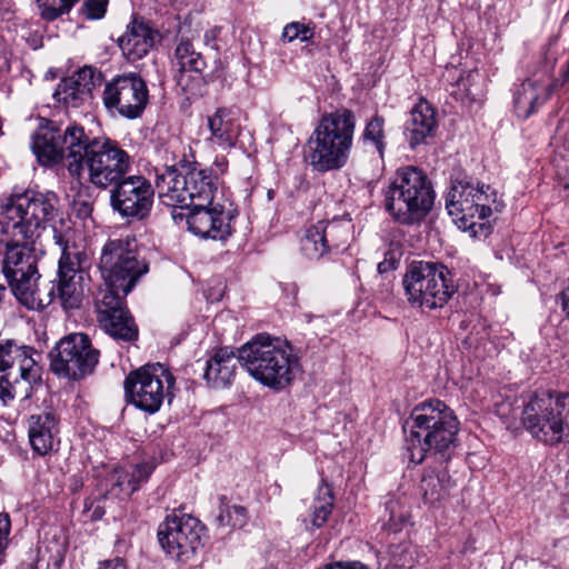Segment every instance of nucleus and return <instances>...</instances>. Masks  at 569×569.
I'll return each mask as SVG.
<instances>
[{"label":"nucleus","mask_w":569,"mask_h":569,"mask_svg":"<svg viewBox=\"0 0 569 569\" xmlns=\"http://www.w3.org/2000/svg\"><path fill=\"white\" fill-rule=\"evenodd\" d=\"M134 238L109 240L102 248L99 270L103 284L94 295V310L100 327L111 337L136 340L138 327L126 307L124 298L148 270L139 258Z\"/></svg>","instance_id":"1"},{"label":"nucleus","mask_w":569,"mask_h":569,"mask_svg":"<svg viewBox=\"0 0 569 569\" xmlns=\"http://www.w3.org/2000/svg\"><path fill=\"white\" fill-rule=\"evenodd\" d=\"M405 457L415 465L421 463L428 452L449 458L456 447L459 422L453 411L440 400L416 406L403 425L407 433Z\"/></svg>","instance_id":"2"},{"label":"nucleus","mask_w":569,"mask_h":569,"mask_svg":"<svg viewBox=\"0 0 569 569\" xmlns=\"http://www.w3.org/2000/svg\"><path fill=\"white\" fill-rule=\"evenodd\" d=\"M356 129V116L347 108L321 117L306 146V160L315 171L345 167L349 160Z\"/></svg>","instance_id":"3"},{"label":"nucleus","mask_w":569,"mask_h":569,"mask_svg":"<svg viewBox=\"0 0 569 569\" xmlns=\"http://www.w3.org/2000/svg\"><path fill=\"white\" fill-rule=\"evenodd\" d=\"M56 209L54 197L27 190L12 194L0 207V243L39 241Z\"/></svg>","instance_id":"4"},{"label":"nucleus","mask_w":569,"mask_h":569,"mask_svg":"<svg viewBox=\"0 0 569 569\" xmlns=\"http://www.w3.org/2000/svg\"><path fill=\"white\" fill-rule=\"evenodd\" d=\"M2 244L6 247L2 272L16 298L28 309L49 306L54 299V284L49 282L41 289L37 283V263L44 252L41 242Z\"/></svg>","instance_id":"5"},{"label":"nucleus","mask_w":569,"mask_h":569,"mask_svg":"<svg viewBox=\"0 0 569 569\" xmlns=\"http://www.w3.org/2000/svg\"><path fill=\"white\" fill-rule=\"evenodd\" d=\"M240 363L257 381L276 390L289 386L298 368L291 347L268 335H258L240 348Z\"/></svg>","instance_id":"6"},{"label":"nucleus","mask_w":569,"mask_h":569,"mask_svg":"<svg viewBox=\"0 0 569 569\" xmlns=\"http://www.w3.org/2000/svg\"><path fill=\"white\" fill-rule=\"evenodd\" d=\"M156 188L160 201L168 207L189 208L194 203H211L218 183L212 172L186 160L167 166L157 174Z\"/></svg>","instance_id":"7"},{"label":"nucleus","mask_w":569,"mask_h":569,"mask_svg":"<svg viewBox=\"0 0 569 569\" xmlns=\"http://www.w3.org/2000/svg\"><path fill=\"white\" fill-rule=\"evenodd\" d=\"M502 207L496 190L469 180H453L446 197V208L458 228L473 237L489 233L486 220Z\"/></svg>","instance_id":"8"},{"label":"nucleus","mask_w":569,"mask_h":569,"mask_svg":"<svg viewBox=\"0 0 569 569\" xmlns=\"http://www.w3.org/2000/svg\"><path fill=\"white\" fill-rule=\"evenodd\" d=\"M383 194L386 210L402 224L420 222L431 210L435 200L427 174L411 166L397 170Z\"/></svg>","instance_id":"9"},{"label":"nucleus","mask_w":569,"mask_h":569,"mask_svg":"<svg viewBox=\"0 0 569 569\" xmlns=\"http://www.w3.org/2000/svg\"><path fill=\"white\" fill-rule=\"evenodd\" d=\"M86 142L82 126L71 123L61 128L57 122L40 118L32 134L31 148L42 166H53L61 161L73 178H81L80 151Z\"/></svg>","instance_id":"10"},{"label":"nucleus","mask_w":569,"mask_h":569,"mask_svg":"<svg viewBox=\"0 0 569 569\" xmlns=\"http://www.w3.org/2000/svg\"><path fill=\"white\" fill-rule=\"evenodd\" d=\"M521 422L537 440L555 446L569 442V395L533 392L523 402Z\"/></svg>","instance_id":"11"},{"label":"nucleus","mask_w":569,"mask_h":569,"mask_svg":"<svg viewBox=\"0 0 569 569\" xmlns=\"http://www.w3.org/2000/svg\"><path fill=\"white\" fill-rule=\"evenodd\" d=\"M407 302L412 308H442L456 292L449 269L439 262L413 261L402 277Z\"/></svg>","instance_id":"12"},{"label":"nucleus","mask_w":569,"mask_h":569,"mask_svg":"<svg viewBox=\"0 0 569 569\" xmlns=\"http://www.w3.org/2000/svg\"><path fill=\"white\" fill-rule=\"evenodd\" d=\"M81 174L88 171V180L99 189H107L127 176L132 159L119 143L109 138L90 139L86 133V142L80 151Z\"/></svg>","instance_id":"13"},{"label":"nucleus","mask_w":569,"mask_h":569,"mask_svg":"<svg viewBox=\"0 0 569 569\" xmlns=\"http://www.w3.org/2000/svg\"><path fill=\"white\" fill-rule=\"evenodd\" d=\"M56 244L61 249L58 267V299L66 310L80 308L88 286L89 274L86 271L87 256L74 244H70V228L66 231L52 229Z\"/></svg>","instance_id":"14"},{"label":"nucleus","mask_w":569,"mask_h":569,"mask_svg":"<svg viewBox=\"0 0 569 569\" xmlns=\"http://www.w3.org/2000/svg\"><path fill=\"white\" fill-rule=\"evenodd\" d=\"M174 383L172 373L161 363L146 365L131 371L124 380L128 402L147 413L160 410Z\"/></svg>","instance_id":"15"},{"label":"nucleus","mask_w":569,"mask_h":569,"mask_svg":"<svg viewBox=\"0 0 569 569\" xmlns=\"http://www.w3.org/2000/svg\"><path fill=\"white\" fill-rule=\"evenodd\" d=\"M157 536L167 556L177 562L187 563L203 545L204 527L190 515L172 512L160 522Z\"/></svg>","instance_id":"16"},{"label":"nucleus","mask_w":569,"mask_h":569,"mask_svg":"<svg viewBox=\"0 0 569 569\" xmlns=\"http://www.w3.org/2000/svg\"><path fill=\"white\" fill-rule=\"evenodd\" d=\"M52 372L71 380H80L92 373L99 361V351L93 349L84 333H72L62 338L50 352Z\"/></svg>","instance_id":"17"},{"label":"nucleus","mask_w":569,"mask_h":569,"mask_svg":"<svg viewBox=\"0 0 569 569\" xmlns=\"http://www.w3.org/2000/svg\"><path fill=\"white\" fill-rule=\"evenodd\" d=\"M102 100L111 113L136 119L147 107L149 91L146 81L139 74L130 72L117 76L108 82Z\"/></svg>","instance_id":"18"},{"label":"nucleus","mask_w":569,"mask_h":569,"mask_svg":"<svg viewBox=\"0 0 569 569\" xmlns=\"http://www.w3.org/2000/svg\"><path fill=\"white\" fill-rule=\"evenodd\" d=\"M110 204L113 211L129 220L149 217L154 197L151 182L141 174L124 176L112 186Z\"/></svg>","instance_id":"19"},{"label":"nucleus","mask_w":569,"mask_h":569,"mask_svg":"<svg viewBox=\"0 0 569 569\" xmlns=\"http://www.w3.org/2000/svg\"><path fill=\"white\" fill-rule=\"evenodd\" d=\"M31 349L12 341L0 343V399L6 403L17 395L19 378L30 385L31 370L36 365Z\"/></svg>","instance_id":"20"},{"label":"nucleus","mask_w":569,"mask_h":569,"mask_svg":"<svg viewBox=\"0 0 569 569\" xmlns=\"http://www.w3.org/2000/svg\"><path fill=\"white\" fill-rule=\"evenodd\" d=\"M231 211L220 203H194L186 214L188 230L193 234L212 240H224L231 234Z\"/></svg>","instance_id":"21"},{"label":"nucleus","mask_w":569,"mask_h":569,"mask_svg":"<svg viewBox=\"0 0 569 569\" xmlns=\"http://www.w3.org/2000/svg\"><path fill=\"white\" fill-rule=\"evenodd\" d=\"M177 86L189 97L200 93V74L207 67L203 56L196 51L192 41L181 37L176 46L171 60Z\"/></svg>","instance_id":"22"},{"label":"nucleus","mask_w":569,"mask_h":569,"mask_svg":"<svg viewBox=\"0 0 569 569\" xmlns=\"http://www.w3.org/2000/svg\"><path fill=\"white\" fill-rule=\"evenodd\" d=\"M438 128L437 111L425 99H420L410 111L405 124V136L411 149L427 143L433 138Z\"/></svg>","instance_id":"23"},{"label":"nucleus","mask_w":569,"mask_h":569,"mask_svg":"<svg viewBox=\"0 0 569 569\" xmlns=\"http://www.w3.org/2000/svg\"><path fill=\"white\" fill-rule=\"evenodd\" d=\"M94 86L93 68L83 67L60 81L53 98L67 108H77L91 97Z\"/></svg>","instance_id":"24"},{"label":"nucleus","mask_w":569,"mask_h":569,"mask_svg":"<svg viewBox=\"0 0 569 569\" xmlns=\"http://www.w3.org/2000/svg\"><path fill=\"white\" fill-rule=\"evenodd\" d=\"M158 38L159 33L148 23L133 20L118 39V43L124 58L136 62L148 54Z\"/></svg>","instance_id":"25"},{"label":"nucleus","mask_w":569,"mask_h":569,"mask_svg":"<svg viewBox=\"0 0 569 569\" xmlns=\"http://www.w3.org/2000/svg\"><path fill=\"white\" fill-rule=\"evenodd\" d=\"M58 417L52 411H43L30 416L28 420V435L32 449L40 456L52 451L59 443Z\"/></svg>","instance_id":"26"},{"label":"nucleus","mask_w":569,"mask_h":569,"mask_svg":"<svg viewBox=\"0 0 569 569\" xmlns=\"http://www.w3.org/2000/svg\"><path fill=\"white\" fill-rule=\"evenodd\" d=\"M207 127L210 136L207 140L214 147L222 150H230L237 143L239 124L233 112L224 107L218 108L207 117Z\"/></svg>","instance_id":"27"},{"label":"nucleus","mask_w":569,"mask_h":569,"mask_svg":"<svg viewBox=\"0 0 569 569\" xmlns=\"http://www.w3.org/2000/svg\"><path fill=\"white\" fill-rule=\"evenodd\" d=\"M238 362H240V352L236 356L232 348L223 347L216 350L207 361L206 380L212 388H227L234 378Z\"/></svg>","instance_id":"28"},{"label":"nucleus","mask_w":569,"mask_h":569,"mask_svg":"<svg viewBox=\"0 0 569 569\" xmlns=\"http://www.w3.org/2000/svg\"><path fill=\"white\" fill-rule=\"evenodd\" d=\"M553 90L543 87L539 81L526 79L513 93V107L516 114L521 119L529 118L552 94Z\"/></svg>","instance_id":"29"},{"label":"nucleus","mask_w":569,"mask_h":569,"mask_svg":"<svg viewBox=\"0 0 569 569\" xmlns=\"http://www.w3.org/2000/svg\"><path fill=\"white\" fill-rule=\"evenodd\" d=\"M333 508V493L328 485H321L317 495L300 515V520L307 531L320 529L327 521Z\"/></svg>","instance_id":"30"},{"label":"nucleus","mask_w":569,"mask_h":569,"mask_svg":"<svg viewBox=\"0 0 569 569\" xmlns=\"http://www.w3.org/2000/svg\"><path fill=\"white\" fill-rule=\"evenodd\" d=\"M452 487H455V481L445 469L429 472L421 480L423 500L431 505L447 498Z\"/></svg>","instance_id":"31"},{"label":"nucleus","mask_w":569,"mask_h":569,"mask_svg":"<svg viewBox=\"0 0 569 569\" xmlns=\"http://www.w3.org/2000/svg\"><path fill=\"white\" fill-rule=\"evenodd\" d=\"M154 469L151 462H142L137 465L130 475L116 472L111 480L113 481L111 493L132 495L141 483L146 482Z\"/></svg>","instance_id":"32"},{"label":"nucleus","mask_w":569,"mask_h":569,"mask_svg":"<svg viewBox=\"0 0 569 569\" xmlns=\"http://www.w3.org/2000/svg\"><path fill=\"white\" fill-rule=\"evenodd\" d=\"M317 223L329 252L345 247L352 236V224L348 219L335 218L331 221H318Z\"/></svg>","instance_id":"33"},{"label":"nucleus","mask_w":569,"mask_h":569,"mask_svg":"<svg viewBox=\"0 0 569 569\" xmlns=\"http://www.w3.org/2000/svg\"><path fill=\"white\" fill-rule=\"evenodd\" d=\"M301 252L310 260H319L329 253L327 242L318 223L306 230L301 239Z\"/></svg>","instance_id":"34"},{"label":"nucleus","mask_w":569,"mask_h":569,"mask_svg":"<svg viewBox=\"0 0 569 569\" xmlns=\"http://www.w3.org/2000/svg\"><path fill=\"white\" fill-rule=\"evenodd\" d=\"M365 142H371L377 149L379 157L382 159L386 149L385 142V119L379 114L371 117L362 131L361 134Z\"/></svg>","instance_id":"35"},{"label":"nucleus","mask_w":569,"mask_h":569,"mask_svg":"<svg viewBox=\"0 0 569 569\" xmlns=\"http://www.w3.org/2000/svg\"><path fill=\"white\" fill-rule=\"evenodd\" d=\"M78 0H37L42 19L53 21L68 13Z\"/></svg>","instance_id":"36"},{"label":"nucleus","mask_w":569,"mask_h":569,"mask_svg":"<svg viewBox=\"0 0 569 569\" xmlns=\"http://www.w3.org/2000/svg\"><path fill=\"white\" fill-rule=\"evenodd\" d=\"M247 510L241 506H221L217 521L221 527L242 528L247 523Z\"/></svg>","instance_id":"37"},{"label":"nucleus","mask_w":569,"mask_h":569,"mask_svg":"<svg viewBox=\"0 0 569 569\" xmlns=\"http://www.w3.org/2000/svg\"><path fill=\"white\" fill-rule=\"evenodd\" d=\"M417 549L409 543H400L390 548V562L397 568H412L416 563Z\"/></svg>","instance_id":"38"},{"label":"nucleus","mask_w":569,"mask_h":569,"mask_svg":"<svg viewBox=\"0 0 569 569\" xmlns=\"http://www.w3.org/2000/svg\"><path fill=\"white\" fill-rule=\"evenodd\" d=\"M313 37V29L300 22H290L284 26L281 34L283 42H291L299 39L302 42L309 41Z\"/></svg>","instance_id":"39"},{"label":"nucleus","mask_w":569,"mask_h":569,"mask_svg":"<svg viewBox=\"0 0 569 569\" xmlns=\"http://www.w3.org/2000/svg\"><path fill=\"white\" fill-rule=\"evenodd\" d=\"M108 0H84L80 14L87 20H100L106 16Z\"/></svg>","instance_id":"40"},{"label":"nucleus","mask_w":569,"mask_h":569,"mask_svg":"<svg viewBox=\"0 0 569 569\" xmlns=\"http://www.w3.org/2000/svg\"><path fill=\"white\" fill-rule=\"evenodd\" d=\"M398 506V502L393 500H390L386 506L389 511V518L385 522L383 527L393 532L400 531L403 523L407 521L406 513L397 511Z\"/></svg>","instance_id":"41"},{"label":"nucleus","mask_w":569,"mask_h":569,"mask_svg":"<svg viewBox=\"0 0 569 569\" xmlns=\"http://www.w3.org/2000/svg\"><path fill=\"white\" fill-rule=\"evenodd\" d=\"M228 160L226 157H216L212 167L207 168L212 174L214 176V179L217 183L219 184V178L220 176L224 174L228 170Z\"/></svg>","instance_id":"42"},{"label":"nucleus","mask_w":569,"mask_h":569,"mask_svg":"<svg viewBox=\"0 0 569 569\" xmlns=\"http://www.w3.org/2000/svg\"><path fill=\"white\" fill-rule=\"evenodd\" d=\"M98 569H127V565L123 558L116 557L113 559L100 561Z\"/></svg>","instance_id":"43"},{"label":"nucleus","mask_w":569,"mask_h":569,"mask_svg":"<svg viewBox=\"0 0 569 569\" xmlns=\"http://www.w3.org/2000/svg\"><path fill=\"white\" fill-rule=\"evenodd\" d=\"M569 79V57L566 62L565 69L561 71L560 79L555 80L550 87L552 90L557 89L558 87L563 86Z\"/></svg>","instance_id":"44"},{"label":"nucleus","mask_w":569,"mask_h":569,"mask_svg":"<svg viewBox=\"0 0 569 569\" xmlns=\"http://www.w3.org/2000/svg\"><path fill=\"white\" fill-rule=\"evenodd\" d=\"M560 300L562 310L566 312L567 318L569 319V284L561 291Z\"/></svg>","instance_id":"45"},{"label":"nucleus","mask_w":569,"mask_h":569,"mask_svg":"<svg viewBox=\"0 0 569 569\" xmlns=\"http://www.w3.org/2000/svg\"><path fill=\"white\" fill-rule=\"evenodd\" d=\"M395 261L385 259L383 261L378 263V271L379 273L388 272L389 270L395 269Z\"/></svg>","instance_id":"46"},{"label":"nucleus","mask_w":569,"mask_h":569,"mask_svg":"<svg viewBox=\"0 0 569 569\" xmlns=\"http://www.w3.org/2000/svg\"><path fill=\"white\" fill-rule=\"evenodd\" d=\"M219 32L218 28L211 29L204 33V41L208 44L210 41L214 40Z\"/></svg>","instance_id":"47"},{"label":"nucleus","mask_w":569,"mask_h":569,"mask_svg":"<svg viewBox=\"0 0 569 569\" xmlns=\"http://www.w3.org/2000/svg\"><path fill=\"white\" fill-rule=\"evenodd\" d=\"M173 4L176 6H183L187 3L188 0H171Z\"/></svg>","instance_id":"48"},{"label":"nucleus","mask_w":569,"mask_h":569,"mask_svg":"<svg viewBox=\"0 0 569 569\" xmlns=\"http://www.w3.org/2000/svg\"><path fill=\"white\" fill-rule=\"evenodd\" d=\"M4 291H6V288L0 284V300L2 299L3 295H4Z\"/></svg>","instance_id":"49"},{"label":"nucleus","mask_w":569,"mask_h":569,"mask_svg":"<svg viewBox=\"0 0 569 569\" xmlns=\"http://www.w3.org/2000/svg\"><path fill=\"white\" fill-rule=\"evenodd\" d=\"M476 77H477V74H470V76H469V80H470V79L475 80V78H476Z\"/></svg>","instance_id":"50"}]
</instances>
